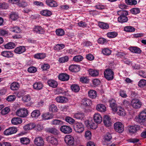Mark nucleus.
Listing matches in <instances>:
<instances>
[{
    "mask_svg": "<svg viewBox=\"0 0 146 146\" xmlns=\"http://www.w3.org/2000/svg\"><path fill=\"white\" fill-rule=\"evenodd\" d=\"M117 14L120 16L118 18L119 22L121 23L126 22L128 20V18L126 16L128 14V12L126 11H117Z\"/></svg>",
    "mask_w": 146,
    "mask_h": 146,
    "instance_id": "f257e3e1",
    "label": "nucleus"
},
{
    "mask_svg": "<svg viewBox=\"0 0 146 146\" xmlns=\"http://www.w3.org/2000/svg\"><path fill=\"white\" fill-rule=\"evenodd\" d=\"M136 121L141 123L143 124L146 121V109L143 110L140 112L138 117L135 118Z\"/></svg>",
    "mask_w": 146,
    "mask_h": 146,
    "instance_id": "f03ea898",
    "label": "nucleus"
},
{
    "mask_svg": "<svg viewBox=\"0 0 146 146\" xmlns=\"http://www.w3.org/2000/svg\"><path fill=\"white\" fill-rule=\"evenodd\" d=\"M64 141L68 146H76L74 139L71 135H67L64 137Z\"/></svg>",
    "mask_w": 146,
    "mask_h": 146,
    "instance_id": "7ed1b4c3",
    "label": "nucleus"
},
{
    "mask_svg": "<svg viewBox=\"0 0 146 146\" xmlns=\"http://www.w3.org/2000/svg\"><path fill=\"white\" fill-rule=\"evenodd\" d=\"M74 128L76 132L79 133H82L84 130V125L80 122L75 123L74 125Z\"/></svg>",
    "mask_w": 146,
    "mask_h": 146,
    "instance_id": "20e7f679",
    "label": "nucleus"
},
{
    "mask_svg": "<svg viewBox=\"0 0 146 146\" xmlns=\"http://www.w3.org/2000/svg\"><path fill=\"white\" fill-rule=\"evenodd\" d=\"M104 77L109 80H111L113 78L114 72L110 69H107L104 72Z\"/></svg>",
    "mask_w": 146,
    "mask_h": 146,
    "instance_id": "39448f33",
    "label": "nucleus"
},
{
    "mask_svg": "<svg viewBox=\"0 0 146 146\" xmlns=\"http://www.w3.org/2000/svg\"><path fill=\"white\" fill-rule=\"evenodd\" d=\"M28 113V111L25 108L18 109L17 110L16 112V114L17 116L22 117H26Z\"/></svg>",
    "mask_w": 146,
    "mask_h": 146,
    "instance_id": "423d86ee",
    "label": "nucleus"
},
{
    "mask_svg": "<svg viewBox=\"0 0 146 146\" xmlns=\"http://www.w3.org/2000/svg\"><path fill=\"white\" fill-rule=\"evenodd\" d=\"M115 130L119 133H121L124 130L123 125L120 122H117L114 124Z\"/></svg>",
    "mask_w": 146,
    "mask_h": 146,
    "instance_id": "0eeeda50",
    "label": "nucleus"
},
{
    "mask_svg": "<svg viewBox=\"0 0 146 146\" xmlns=\"http://www.w3.org/2000/svg\"><path fill=\"white\" fill-rule=\"evenodd\" d=\"M131 104L133 108L137 109L141 107L142 103L138 99L134 98L132 100Z\"/></svg>",
    "mask_w": 146,
    "mask_h": 146,
    "instance_id": "6e6552de",
    "label": "nucleus"
},
{
    "mask_svg": "<svg viewBox=\"0 0 146 146\" xmlns=\"http://www.w3.org/2000/svg\"><path fill=\"white\" fill-rule=\"evenodd\" d=\"M17 129L15 127H11L6 129L4 131V134L6 135L15 133L17 131Z\"/></svg>",
    "mask_w": 146,
    "mask_h": 146,
    "instance_id": "1a4fd4ad",
    "label": "nucleus"
},
{
    "mask_svg": "<svg viewBox=\"0 0 146 146\" xmlns=\"http://www.w3.org/2000/svg\"><path fill=\"white\" fill-rule=\"evenodd\" d=\"M60 130L61 132L65 134H69L72 131V128L69 126L63 125L60 128Z\"/></svg>",
    "mask_w": 146,
    "mask_h": 146,
    "instance_id": "9d476101",
    "label": "nucleus"
},
{
    "mask_svg": "<svg viewBox=\"0 0 146 146\" xmlns=\"http://www.w3.org/2000/svg\"><path fill=\"white\" fill-rule=\"evenodd\" d=\"M35 144L38 146H41L44 144V141L43 138L40 137H36L34 140Z\"/></svg>",
    "mask_w": 146,
    "mask_h": 146,
    "instance_id": "9b49d317",
    "label": "nucleus"
},
{
    "mask_svg": "<svg viewBox=\"0 0 146 146\" xmlns=\"http://www.w3.org/2000/svg\"><path fill=\"white\" fill-rule=\"evenodd\" d=\"M109 102L110 103V106L113 111L114 112H116L117 111V109L115 100L112 99L109 100Z\"/></svg>",
    "mask_w": 146,
    "mask_h": 146,
    "instance_id": "f8f14e48",
    "label": "nucleus"
},
{
    "mask_svg": "<svg viewBox=\"0 0 146 146\" xmlns=\"http://www.w3.org/2000/svg\"><path fill=\"white\" fill-rule=\"evenodd\" d=\"M69 70L72 72H78L80 70V67L79 65L72 64L70 66Z\"/></svg>",
    "mask_w": 146,
    "mask_h": 146,
    "instance_id": "ddd939ff",
    "label": "nucleus"
},
{
    "mask_svg": "<svg viewBox=\"0 0 146 146\" xmlns=\"http://www.w3.org/2000/svg\"><path fill=\"white\" fill-rule=\"evenodd\" d=\"M94 120L96 123H100L102 121V117L100 114L95 113L94 115Z\"/></svg>",
    "mask_w": 146,
    "mask_h": 146,
    "instance_id": "4468645a",
    "label": "nucleus"
},
{
    "mask_svg": "<svg viewBox=\"0 0 146 146\" xmlns=\"http://www.w3.org/2000/svg\"><path fill=\"white\" fill-rule=\"evenodd\" d=\"M33 31L35 33L40 34H44L45 32L43 29L39 26H35L33 29Z\"/></svg>",
    "mask_w": 146,
    "mask_h": 146,
    "instance_id": "2eb2a0df",
    "label": "nucleus"
},
{
    "mask_svg": "<svg viewBox=\"0 0 146 146\" xmlns=\"http://www.w3.org/2000/svg\"><path fill=\"white\" fill-rule=\"evenodd\" d=\"M59 80L62 81H67L69 79V76L66 73H62L58 76Z\"/></svg>",
    "mask_w": 146,
    "mask_h": 146,
    "instance_id": "dca6fc26",
    "label": "nucleus"
},
{
    "mask_svg": "<svg viewBox=\"0 0 146 146\" xmlns=\"http://www.w3.org/2000/svg\"><path fill=\"white\" fill-rule=\"evenodd\" d=\"M33 86L34 89L37 90H40L42 89L43 85L41 82H38L34 83Z\"/></svg>",
    "mask_w": 146,
    "mask_h": 146,
    "instance_id": "f3484780",
    "label": "nucleus"
},
{
    "mask_svg": "<svg viewBox=\"0 0 146 146\" xmlns=\"http://www.w3.org/2000/svg\"><path fill=\"white\" fill-rule=\"evenodd\" d=\"M103 122L104 125L106 126L109 127L111 125V119L108 115H105L104 117Z\"/></svg>",
    "mask_w": 146,
    "mask_h": 146,
    "instance_id": "a211bd4d",
    "label": "nucleus"
},
{
    "mask_svg": "<svg viewBox=\"0 0 146 146\" xmlns=\"http://www.w3.org/2000/svg\"><path fill=\"white\" fill-rule=\"evenodd\" d=\"M47 141L52 144L56 145L58 143V141L56 138L52 136H49L46 139Z\"/></svg>",
    "mask_w": 146,
    "mask_h": 146,
    "instance_id": "6ab92c4d",
    "label": "nucleus"
},
{
    "mask_svg": "<svg viewBox=\"0 0 146 146\" xmlns=\"http://www.w3.org/2000/svg\"><path fill=\"white\" fill-rule=\"evenodd\" d=\"M46 131L54 135H58L59 133L58 130L54 127L48 128L46 129Z\"/></svg>",
    "mask_w": 146,
    "mask_h": 146,
    "instance_id": "aec40b11",
    "label": "nucleus"
},
{
    "mask_svg": "<svg viewBox=\"0 0 146 146\" xmlns=\"http://www.w3.org/2000/svg\"><path fill=\"white\" fill-rule=\"evenodd\" d=\"M138 129L139 127L137 125L131 126L129 127L128 131L129 133L132 135L135 133Z\"/></svg>",
    "mask_w": 146,
    "mask_h": 146,
    "instance_id": "412c9836",
    "label": "nucleus"
},
{
    "mask_svg": "<svg viewBox=\"0 0 146 146\" xmlns=\"http://www.w3.org/2000/svg\"><path fill=\"white\" fill-rule=\"evenodd\" d=\"M46 3L49 6L51 7H56L57 5V3L53 0H46Z\"/></svg>",
    "mask_w": 146,
    "mask_h": 146,
    "instance_id": "4be33fe9",
    "label": "nucleus"
},
{
    "mask_svg": "<svg viewBox=\"0 0 146 146\" xmlns=\"http://www.w3.org/2000/svg\"><path fill=\"white\" fill-rule=\"evenodd\" d=\"M11 122L12 124L16 125L21 123L22 120L19 117H13L12 119Z\"/></svg>",
    "mask_w": 146,
    "mask_h": 146,
    "instance_id": "5701e85b",
    "label": "nucleus"
},
{
    "mask_svg": "<svg viewBox=\"0 0 146 146\" xmlns=\"http://www.w3.org/2000/svg\"><path fill=\"white\" fill-rule=\"evenodd\" d=\"M56 100L57 102L60 103H64L68 101V99L62 96L57 97L56 98Z\"/></svg>",
    "mask_w": 146,
    "mask_h": 146,
    "instance_id": "b1692460",
    "label": "nucleus"
},
{
    "mask_svg": "<svg viewBox=\"0 0 146 146\" xmlns=\"http://www.w3.org/2000/svg\"><path fill=\"white\" fill-rule=\"evenodd\" d=\"M47 83L48 85L53 88H56L58 86L57 82L54 80H50L48 81Z\"/></svg>",
    "mask_w": 146,
    "mask_h": 146,
    "instance_id": "393cba45",
    "label": "nucleus"
},
{
    "mask_svg": "<svg viewBox=\"0 0 146 146\" xmlns=\"http://www.w3.org/2000/svg\"><path fill=\"white\" fill-rule=\"evenodd\" d=\"M26 50L24 46H20L16 48L14 50L15 52L17 54H20L24 52Z\"/></svg>",
    "mask_w": 146,
    "mask_h": 146,
    "instance_id": "a878e982",
    "label": "nucleus"
},
{
    "mask_svg": "<svg viewBox=\"0 0 146 146\" xmlns=\"http://www.w3.org/2000/svg\"><path fill=\"white\" fill-rule=\"evenodd\" d=\"M89 74L92 76L96 77L97 76L99 75V72L98 70L90 69L88 70Z\"/></svg>",
    "mask_w": 146,
    "mask_h": 146,
    "instance_id": "bb28decb",
    "label": "nucleus"
},
{
    "mask_svg": "<svg viewBox=\"0 0 146 146\" xmlns=\"http://www.w3.org/2000/svg\"><path fill=\"white\" fill-rule=\"evenodd\" d=\"M96 109L98 111L101 112H104L106 110V108L103 104H99L97 106Z\"/></svg>",
    "mask_w": 146,
    "mask_h": 146,
    "instance_id": "cd10ccee",
    "label": "nucleus"
},
{
    "mask_svg": "<svg viewBox=\"0 0 146 146\" xmlns=\"http://www.w3.org/2000/svg\"><path fill=\"white\" fill-rule=\"evenodd\" d=\"M1 55L4 57L9 58L13 56V54L10 51H4L1 52Z\"/></svg>",
    "mask_w": 146,
    "mask_h": 146,
    "instance_id": "c85d7f7f",
    "label": "nucleus"
},
{
    "mask_svg": "<svg viewBox=\"0 0 146 146\" xmlns=\"http://www.w3.org/2000/svg\"><path fill=\"white\" fill-rule=\"evenodd\" d=\"M129 49L131 52L136 53L140 54L141 52V49L137 47H131L129 48Z\"/></svg>",
    "mask_w": 146,
    "mask_h": 146,
    "instance_id": "c756f323",
    "label": "nucleus"
},
{
    "mask_svg": "<svg viewBox=\"0 0 146 146\" xmlns=\"http://www.w3.org/2000/svg\"><path fill=\"white\" fill-rule=\"evenodd\" d=\"M89 97L91 98H95L97 96L96 92L94 90H90L88 92Z\"/></svg>",
    "mask_w": 146,
    "mask_h": 146,
    "instance_id": "7c9ffc66",
    "label": "nucleus"
},
{
    "mask_svg": "<svg viewBox=\"0 0 146 146\" xmlns=\"http://www.w3.org/2000/svg\"><path fill=\"white\" fill-rule=\"evenodd\" d=\"M19 87V84L17 82H13L11 85V88L13 90H16Z\"/></svg>",
    "mask_w": 146,
    "mask_h": 146,
    "instance_id": "2f4dec72",
    "label": "nucleus"
},
{
    "mask_svg": "<svg viewBox=\"0 0 146 146\" xmlns=\"http://www.w3.org/2000/svg\"><path fill=\"white\" fill-rule=\"evenodd\" d=\"M117 110L118 111L117 112V114L120 116H124L125 113L124 109L120 107H117Z\"/></svg>",
    "mask_w": 146,
    "mask_h": 146,
    "instance_id": "473e14b6",
    "label": "nucleus"
},
{
    "mask_svg": "<svg viewBox=\"0 0 146 146\" xmlns=\"http://www.w3.org/2000/svg\"><path fill=\"white\" fill-rule=\"evenodd\" d=\"M124 30L128 32H133L135 31V29L131 26H127L124 27Z\"/></svg>",
    "mask_w": 146,
    "mask_h": 146,
    "instance_id": "72a5a7b5",
    "label": "nucleus"
},
{
    "mask_svg": "<svg viewBox=\"0 0 146 146\" xmlns=\"http://www.w3.org/2000/svg\"><path fill=\"white\" fill-rule=\"evenodd\" d=\"M15 44L13 42H9L4 45V47L7 49H11L15 47Z\"/></svg>",
    "mask_w": 146,
    "mask_h": 146,
    "instance_id": "f704fd0d",
    "label": "nucleus"
},
{
    "mask_svg": "<svg viewBox=\"0 0 146 146\" xmlns=\"http://www.w3.org/2000/svg\"><path fill=\"white\" fill-rule=\"evenodd\" d=\"M40 14L43 16L46 17L50 16L52 14L50 11L47 10L41 11Z\"/></svg>",
    "mask_w": 146,
    "mask_h": 146,
    "instance_id": "c9c22d12",
    "label": "nucleus"
},
{
    "mask_svg": "<svg viewBox=\"0 0 146 146\" xmlns=\"http://www.w3.org/2000/svg\"><path fill=\"white\" fill-rule=\"evenodd\" d=\"M40 115V111L36 110L33 111L31 113V116L33 117H37Z\"/></svg>",
    "mask_w": 146,
    "mask_h": 146,
    "instance_id": "e433bc0d",
    "label": "nucleus"
},
{
    "mask_svg": "<svg viewBox=\"0 0 146 146\" xmlns=\"http://www.w3.org/2000/svg\"><path fill=\"white\" fill-rule=\"evenodd\" d=\"M21 143L25 145H27L30 143V140L29 138L27 137H23L20 139Z\"/></svg>",
    "mask_w": 146,
    "mask_h": 146,
    "instance_id": "4c0bfd02",
    "label": "nucleus"
},
{
    "mask_svg": "<svg viewBox=\"0 0 146 146\" xmlns=\"http://www.w3.org/2000/svg\"><path fill=\"white\" fill-rule=\"evenodd\" d=\"M84 117V114L82 112H80L76 113L74 115V117L78 119H82Z\"/></svg>",
    "mask_w": 146,
    "mask_h": 146,
    "instance_id": "58836bf2",
    "label": "nucleus"
},
{
    "mask_svg": "<svg viewBox=\"0 0 146 146\" xmlns=\"http://www.w3.org/2000/svg\"><path fill=\"white\" fill-rule=\"evenodd\" d=\"M11 31L14 33H19L21 31V29L17 27H13L11 28Z\"/></svg>",
    "mask_w": 146,
    "mask_h": 146,
    "instance_id": "ea45409f",
    "label": "nucleus"
},
{
    "mask_svg": "<svg viewBox=\"0 0 146 146\" xmlns=\"http://www.w3.org/2000/svg\"><path fill=\"white\" fill-rule=\"evenodd\" d=\"M46 57L45 54L40 53L36 54L34 55V57L38 59H42Z\"/></svg>",
    "mask_w": 146,
    "mask_h": 146,
    "instance_id": "a19ab883",
    "label": "nucleus"
},
{
    "mask_svg": "<svg viewBox=\"0 0 146 146\" xmlns=\"http://www.w3.org/2000/svg\"><path fill=\"white\" fill-rule=\"evenodd\" d=\"M82 102L84 106H88L90 105L91 104V102L89 99H84L82 100Z\"/></svg>",
    "mask_w": 146,
    "mask_h": 146,
    "instance_id": "79ce46f5",
    "label": "nucleus"
},
{
    "mask_svg": "<svg viewBox=\"0 0 146 146\" xmlns=\"http://www.w3.org/2000/svg\"><path fill=\"white\" fill-rule=\"evenodd\" d=\"M98 25L100 27L104 29H107L109 27L108 24L104 23H99Z\"/></svg>",
    "mask_w": 146,
    "mask_h": 146,
    "instance_id": "37998d69",
    "label": "nucleus"
},
{
    "mask_svg": "<svg viewBox=\"0 0 146 146\" xmlns=\"http://www.w3.org/2000/svg\"><path fill=\"white\" fill-rule=\"evenodd\" d=\"M71 88L72 91L76 92H78L80 90V88L79 86L76 84H74L72 85Z\"/></svg>",
    "mask_w": 146,
    "mask_h": 146,
    "instance_id": "c03bdc74",
    "label": "nucleus"
},
{
    "mask_svg": "<svg viewBox=\"0 0 146 146\" xmlns=\"http://www.w3.org/2000/svg\"><path fill=\"white\" fill-rule=\"evenodd\" d=\"M65 46L63 44H58L55 46L54 48L55 50H58L62 49Z\"/></svg>",
    "mask_w": 146,
    "mask_h": 146,
    "instance_id": "a18cd8bd",
    "label": "nucleus"
},
{
    "mask_svg": "<svg viewBox=\"0 0 146 146\" xmlns=\"http://www.w3.org/2000/svg\"><path fill=\"white\" fill-rule=\"evenodd\" d=\"M138 86L141 87H143L146 86V80L144 79L141 80L138 82Z\"/></svg>",
    "mask_w": 146,
    "mask_h": 146,
    "instance_id": "49530a36",
    "label": "nucleus"
},
{
    "mask_svg": "<svg viewBox=\"0 0 146 146\" xmlns=\"http://www.w3.org/2000/svg\"><path fill=\"white\" fill-rule=\"evenodd\" d=\"M83 59L82 56L81 55H77L74 56L73 60L75 62H79L81 61Z\"/></svg>",
    "mask_w": 146,
    "mask_h": 146,
    "instance_id": "de8ad7c7",
    "label": "nucleus"
},
{
    "mask_svg": "<svg viewBox=\"0 0 146 146\" xmlns=\"http://www.w3.org/2000/svg\"><path fill=\"white\" fill-rule=\"evenodd\" d=\"M62 123V121L56 119L53 120L51 122V124L53 125H60Z\"/></svg>",
    "mask_w": 146,
    "mask_h": 146,
    "instance_id": "09e8293b",
    "label": "nucleus"
},
{
    "mask_svg": "<svg viewBox=\"0 0 146 146\" xmlns=\"http://www.w3.org/2000/svg\"><path fill=\"white\" fill-rule=\"evenodd\" d=\"M22 100L25 102H27L30 101L31 97L29 95H24L22 98Z\"/></svg>",
    "mask_w": 146,
    "mask_h": 146,
    "instance_id": "8fccbe9b",
    "label": "nucleus"
},
{
    "mask_svg": "<svg viewBox=\"0 0 146 146\" xmlns=\"http://www.w3.org/2000/svg\"><path fill=\"white\" fill-rule=\"evenodd\" d=\"M102 53L103 54L106 55H109L111 53V51L107 48H105L102 50Z\"/></svg>",
    "mask_w": 146,
    "mask_h": 146,
    "instance_id": "3c124183",
    "label": "nucleus"
},
{
    "mask_svg": "<svg viewBox=\"0 0 146 146\" xmlns=\"http://www.w3.org/2000/svg\"><path fill=\"white\" fill-rule=\"evenodd\" d=\"M10 110L9 108L7 107L3 109L1 111V114L2 115H5L7 114L10 111Z\"/></svg>",
    "mask_w": 146,
    "mask_h": 146,
    "instance_id": "603ef678",
    "label": "nucleus"
},
{
    "mask_svg": "<svg viewBox=\"0 0 146 146\" xmlns=\"http://www.w3.org/2000/svg\"><path fill=\"white\" fill-rule=\"evenodd\" d=\"M69 60L68 56H65L64 57L60 58L59 59V61L60 63H64L67 62Z\"/></svg>",
    "mask_w": 146,
    "mask_h": 146,
    "instance_id": "864d4df0",
    "label": "nucleus"
},
{
    "mask_svg": "<svg viewBox=\"0 0 146 146\" xmlns=\"http://www.w3.org/2000/svg\"><path fill=\"white\" fill-rule=\"evenodd\" d=\"M117 35V33L114 32H111L107 34V36L109 38H113L116 37Z\"/></svg>",
    "mask_w": 146,
    "mask_h": 146,
    "instance_id": "5fc2aeb1",
    "label": "nucleus"
},
{
    "mask_svg": "<svg viewBox=\"0 0 146 146\" xmlns=\"http://www.w3.org/2000/svg\"><path fill=\"white\" fill-rule=\"evenodd\" d=\"M18 15L15 13L13 12L10 14V18L13 20H15L18 18Z\"/></svg>",
    "mask_w": 146,
    "mask_h": 146,
    "instance_id": "6e6d98bb",
    "label": "nucleus"
},
{
    "mask_svg": "<svg viewBox=\"0 0 146 146\" xmlns=\"http://www.w3.org/2000/svg\"><path fill=\"white\" fill-rule=\"evenodd\" d=\"M49 110L52 112H56L57 109L56 106L54 104H52L50 106Z\"/></svg>",
    "mask_w": 146,
    "mask_h": 146,
    "instance_id": "4d7b16f0",
    "label": "nucleus"
},
{
    "mask_svg": "<svg viewBox=\"0 0 146 146\" xmlns=\"http://www.w3.org/2000/svg\"><path fill=\"white\" fill-rule=\"evenodd\" d=\"M56 32V34L58 36H62L64 34V31L61 29H57Z\"/></svg>",
    "mask_w": 146,
    "mask_h": 146,
    "instance_id": "13d9d810",
    "label": "nucleus"
},
{
    "mask_svg": "<svg viewBox=\"0 0 146 146\" xmlns=\"http://www.w3.org/2000/svg\"><path fill=\"white\" fill-rule=\"evenodd\" d=\"M131 13L134 15H136L139 13L140 11L139 8H133L131 10Z\"/></svg>",
    "mask_w": 146,
    "mask_h": 146,
    "instance_id": "bf43d9fd",
    "label": "nucleus"
},
{
    "mask_svg": "<svg viewBox=\"0 0 146 146\" xmlns=\"http://www.w3.org/2000/svg\"><path fill=\"white\" fill-rule=\"evenodd\" d=\"M105 142L106 143L107 141H110L112 138V136L110 134H107L104 137Z\"/></svg>",
    "mask_w": 146,
    "mask_h": 146,
    "instance_id": "052dcab7",
    "label": "nucleus"
},
{
    "mask_svg": "<svg viewBox=\"0 0 146 146\" xmlns=\"http://www.w3.org/2000/svg\"><path fill=\"white\" fill-rule=\"evenodd\" d=\"M42 117L43 119L46 120L52 118L53 117V115H50V116H49V115L46 113L42 115Z\"/></svg>",
    "mask_w": 146,
    "mask_h": 146,
    "instance_id": "680f3d73",
    "label": "nucleus"
},
{
    "mask_svg": "<svg viewBox=\"0 0 146 146\" xmlns=\"http://www.w3.org/2000/svg\"><path fill=\"white\" fill-rule=\"evenodd\" d=\"M85 137L88 140L90 139L91 137V132L89 130L85 132Z\"/></svg>",
    "mask_w": 146,
    "mask_h": 146,
    "instance_id": "e2e57ef3",
    "label": "nucleus"
},
{
    "mask_svg": "<svg viewBox=\"0 0 146 146\" xmlns=\"http://www.w3.org/2000/svg\"><path fill=\"white\" fill-rule=\"evenodd\" d=\"M107 42V40L104 38H100L98 40V42L102 44L106 43Z\"/></svg>",
    "mask_w": 146,
    "mask_h": 146,
    "instance_id": "0e129e2a",
    "label": "nucleus"
},
{
    "mask_svg": "<svg viewBox=\"0 0 146 146\" xmlns=\"http://www.w3.org/2000/svg\"><path fill=\"white\" fill-rule=\"evenodd\" d=\"M16 97L14 95H11L8 96L6 99L7 100L8 102L14 101Z\"/></svg>",
    "mask_w": 146,
    "mask_h": 146,
    "instance_id": "69168bd1",
    "label": "nucleus"
},
{
    "mask_svg": "<svg viewBox=\"0 0 146 146\" xmlns=\"http://www.w3.org/2000/svg\"><path fill=\"white\" fill-rule=\"evenodd\" d=\"M66 121L70 124H72L74 122V120L71 117H67L65 118Z\"/></svg>",
    "mask_w": 146,
    "mask_h": 146,
    "instance_id": "338daca9",
    "label": "nucleus"
},
{
    "mask_svg": "<svg viewBox=\"0 0 146 146\" xmlns=\"http://www.w3.org/2000/svg\"><path fill=\"white\" fill-rule=\"evenodd\" d=\"M36 68L34 67H31L28 69V71L30 73H35L36 71Z\"/></svg>",
    "mask_w": 146,
    "mask_h": 146,
    "instance_id": "774afa93",
    "label": "nucleus"
}]
</instances>
